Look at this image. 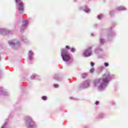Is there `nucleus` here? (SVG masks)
<instances>
[{"instance_id": "f257e3e1", "label": "nucleus", "mask_w": 128, "mask_h": 128, "mask_svg": "<svg viewBox=\"0 0 128 128\" xmlns=\"http://www.w3.org/2000/svg\"><path fill=\"white\" fill-rule=\"evenodd\" d=\"M112 78H114V75L107 72L102 75V78L94 80V84L99 92H104L108 88L110 82Z\"/></svg>"}, {"instance_id": "f03ea898", "label": "nucleus", "mask_w": 128, "mask_h": 128, "mask_svg": "<svg viewBox=\"0 0 128 128\" xmlns=\"http://www.w3.org/2000/svg\"><path fill=\"white\" fill-rule=\"evenodd\" d=\"M26 125L28 128H36V124L32 120V118L30 116H26L25 119Z\"/></svg>"}, {"instance_id": "7ed1b4c3", "label": "nucleus", "mask_w": 128, "mask_h": 128, "mask_svg": "<svg viewBox=\"0 0 128 128\" xmlns=\"http://www.w3.org/2000/svg\"><path fill=\"white\" fill-rule=\"evenodd\" d=\"M16 2V6L20 14H24V5L22 0H15Z\"/></svg>"}, {"instance_id": "20e7f679", "label": "nucleus", "mask_w": 128, "mask_h": 128, "mask_svg": "<svg viewBox=\"0 0 128 128\" xmlns=\"http://www.w3.org/2000/svg\"><path fill=\"white\" fill-rule=\"evenodd\" d=\"M61 56L64 62H68L70 60V53L66 49H62L61 50Z\"/></svg>"}, {"instance_id": "39448f33", "label": "nucleus", "mask_w": 128, "mask_h": 128, "mask_svg": "<svg viewBox=\"0 0 128 128\" xmlns=\"http://www.w3.org/2000/svg\"><path fill=\"white\" fill-rule=\"evenodd\" d=\"M8 44L13 50H18L20 46V42L17 40H11L8 42Z\"/></svg>"}, {"instance_id": "423d86ee", "label": "nucleus", "mask_w": 128, "mask_h": 128, "mask_svg": "<svg viewBox=\"0 0 128 128\" xmlns=\"http://www.w3.org/2000/svg\"><path fill=\"white\" fill-rule=\"evenodd\" d=\"M92 46L88 47L84 52L83 56L85 58H88V56H90L92 54Z\"/></svg>"}, {"instance_id": "0eeeda50", "label": "nucleus", "mask_w": 128, "mask_h": 128, "mask_svg": "<svg viewBox=\"0 0 128 128\" xmlns=\"http://www.w3.org/2000/svg\"><path fill=\"white\" fill-rule=\"evenodd\" d=\"M90 86V80H87L83 82L80 86V88H88Z\"/></svg>"}, {"instance_id": "6e6552de", "label": "nucleus", "mask_w": 128, "mask_h": 128, "mask_svg": "<svg viewBox=\"0 0 128 128\" xmlns=\"http://www.w3.org/2000/svg\"><path fill=\"white\" fill-rule=\"evenodd\" d=\"M28 24V20H24L22 22V26H21V30H24L26 28V26Z\"/></svg>"}, {"instance_id": "1a4fd4ad", "label": "nucleus", "mask_w": 128, "mask_h": 128, "mask_svg": "<svg viewBox=\"0 0 128 128\" xmlns=\"http://www.w3.org/2000/svg\"><path fill=\"white\" fill-rule=\"evenodd\" d=\"M0 95L1 96H8V93L4 90V88L0 87Z\"/></svg>"}, {"instance_id": "9d476101", "label": "nucleus", "mask_w": 128, "mask_h": 128, "mask_svg": "<svg viewBox=\"0 0 128 128\" xmlns=\"http://www.w3.org/2000/svg\"><path fill=\"white\" fill-rule=\"evenodd\" d=\"M104 52V50L102 48L100 47H98L96 48L94 50L95 54H100V52Z\"/></svg>"}, {"instance_id": "9b49d317", "label": "nucleus", "mask_w": 128, "mask_h": 128, "mask_svg": "<svg viewBox=\"0 0 128 128\" xmlns=\"http://www.w3.org/2000/svg\"><path fill=\"white\" fill-rule=\"evenodd\" d=\"M34 52L32 50H30L28 52V58L30 60H32L34 58Z\"/></svg>"}, {"instance_id": "f8f14e48", "label": "nucleus", "mask_w": 128, "mask_h": 128, "mask_svg": "<svg viewBox=\"0 0 128 128\" xmlns=\"http://www.w3.org/2000/svg\"><path fill=\"white\" fill-rule=\"evenodd\" d=\"M79 10H84L85 12L87 13L90 12V8H88V7H87L86 6H85L84 8H83L82 7H80Z\"/></svg>"}, {"instance_id": "ddd939ff", "label": "nucleus", "mask_w": 128, "mask_h": 128, "mask_svg": "<svg viewBox=\"0 0 128 128\" xmlns=\"http://www.w3.org/2000/svg\"><path fill=\"white\" fill-rule=\"evenodd\" d=\"M116 10H126V8L122 6H120L116 7Z\"/></svg>"}, {"instance_id": "4468645a", "label": "nucleus", "mask_w": 128, "mask_h": 128, "mask_svg": "<svg viewBox=\"0 0 128 128\" xmlns=\"http://www.w3.org/2000/svg\"><path fill=\"white\" fill-rule=\"evenodd\" d=\"M30 78H31V80H36L38 78V76L36 74H34L33 75H32Z\"/></svg>"}, {"instance_id": "2eb2a0df", "label": "nucleus", "mask_w": 128, "mask_h": 128, "mask_svg": "<svg viewBox=\"0 0 128 128\" xmlns=\"http://www.w3.org/2000/svg\"><path fill=\"white\" fill-rule=\"evenodd\" d=\"M105 42H106V40H104V38H102V37H100V44H104Z\"/></svg>"}, {"instance_id": "dca6fc26", "label": "nucleus", "mask_w": 128, "mask_h": 128, "mask_svg": "<svg viewBox=\"0 0 128 128\" xmlns=\"http://www.w3.org/2000/svg\"><path fill=\"white\" fill-rule=\"evenodd\" d=\"M6 30L4 28L0 29V34H6Z\"/></svg>"}, {"instance_id": "f3484780", "label": "nucleus", "mask_w": 128, "mask_h": 128, "mask_svg": "<svg viewBox=\"0 0 128 128\" xmlns=\"http://www.w3.org/2000/svg\"><path fill=\"white\" fill-rule=\"evenodd\" d=\"M99 70H100V72H98V74H100V72H102V70H104V66H99Z\"/></svg>"}, {"instance_id": "a211bd4d", "label": "nucleus", "mask_w": 128, "mask_h": 128, "mask_svg": "<svg viewBox=\"0 0 128 128\" xmlns=\"http://www.w3.org/2000/svg\"><path fill=\"white\" fill-rule=\"evenodd\" d=\"M98 20H102V18H104V14H100V15H98Z\"/></svg>"}, {"instance_id": "6ab92c4d", "label": "nucleus", "mask_w": 128, "mask_h": 128, "mask_svg": "<svg viewBox=\"0 0 128 128\" xmlns=\"http://www.w3.org/2000/svg\"><path fill=\"white\" fill-rule=\"evenodd\" d=\"M99 117H100L101 118H104V114L103 113H101L99 115Z\"/></svg>"}, {"instance_id": "aec40b11", "label": "nucleus", "mask_w": 128, "mask_h": 128, "mask_svg": "<svg viewBox=\"0 0 128 128\" xmlns=\"http://www.w3.org/2000/svg\"><path fill=\"white\" fill-rule=\"evenodd\" d=\"M42 100H48V98L46 96H42Z\"/></svg>"}, {"instance_id": "412c9836", "label": "nucleus", "mask_w": 128, "mask_h": 128, "mask_svg": "<svg viewBox=\"0 0 128 128\" xmlns=\"http://www.w3.org/2000/svg\"><path fill=\"white\" fill-rule=\"evenodd\" d=\"M94 72V68H92L90 70V73L92 74Z\"/></svg>"}, {"instance_id": "4be33fe9", "label": "nucleus", "mask_w": 128, "mask_h": 128, "mask_svg": "<svg viewBox=\"0 0 128 128\" xmlns=\"http://www.w3.org/2000/svg\"><path fill=\"white\" fill-rule=\"evenodd\" d=\"M82 78H86V74H83L82 76Z\"/></svg>"}, {"instance_id": "5701e85b", "label": "nucleus", "mask_w": 128, "mask_h": 128, "mask_svg": "<svg viewBox=\"0 0 128 128\" xmlns=\"http://www.w3.org/2000/svg\"><path fill=\"white\" fill-rule=\"evenodd\" d=\"M104 66H106V68H107V66H110V64H108V62H105L104 63Z\"/></svg>"}, {"instance_id": "b1692460", "label": "nucleus", "mask_w": 128, "mask_h": 128, "mask_svg": "<svg viewBox=\"0 0 128 128\" xmlns=\"http://www.w3.org/2000/svg\"><path fill=\"white\" fill-rule=\"evenodd\" d=\"M70 50L72 52H76V49H74V48H71Z\"/></svg>"}, {"instance_id": "393cba45", "label": "nucleus", "mask_w": 128, "mask_h": 128, "mask_svg": "<svg viewBox=\"0 0 128 128\" xmlns=\"http://www.w3.org/2000/svg\"><path fill=\"white\" fill-rule=\"evenodd\" d=\"M22 40H23L24 42H28V40L24 38H23L22 39Z\"/></svg>"}, {"instance_id": "a878e982", "label": "nucleus", "mask_w": 128, "mask_h": 128, "mask_svg": "<svg viewBox=\"0 0 128 128\" xmlns=\"http://www.w3.org/2000/svg\"><path fill=\"white\" fill-rule=\"evenodd\" d=\"M7 122H5L4 124L1 127V128H4L5 126H6Z\"/></svg>"}, {"instance_id": "bb28decb", "label": "nucleus", "mask_w": 128, "mask_h": 128, "mask_svg": "<svg viewBox=\"0 0 128 128\" xmlns=\"http://www.w3.org/2000/svg\"><path fill=\"white\" fill-rule=\"evenodd\" d=\"M110 16H112L114 14V11H110Z\"/></svg>"}, {"instance_id": "cd10ccee", "label": "nucleus", "mask_w": 128, "mask_h": 128, "mask_svg": "<svg viewBox=\"0 0 128 128\" xmlns=\"http://www.w3.org/2000/svg\"><path fill=\"white\" fill-rule=\"evenodd\" d=\"M54 88H58V84H54Z\"/></svg>"}, {"instance_id": "c85d7f7f", "label": "nucleus", "mask_w": 128, "mask_h": 128, "mask_svg": "<svg viewBox=\"0 0 128 128\" xmlns=\"http://www.w3.org/2000/svg\"><path fill=\"white\" fill-rule=\"evenodd\" d=\"M90 64L92 66H94V63L93 62H91Z\"/></svg>"}, {"instance_id": "c756f323", "label": "nucleus", "mask_w": 128, "mask_h": 128, "mask_svg": "<svg viewBox=\"0 0 128 128\" xmlns=\"http://www.w3.org/2000/svg\"><path fill=\"white\" fill-rule=\"evenodd\" d=\"M66 48H67L68 50H70V48L68 46H66Z\"/></svg>"}, {"instance_id": "7c9ffc66", "label": "nucleus", "mask_w": 128, "mask_h": 128, "mask_svg": "<svg viewBox=\"0 0 128 128\" xmlns=\"http://www.w3.org/2000/svg\"><path fill=\"white\" fill-rule=\"evenodd\" d=\"M96 106H98V104H99V102H98V101H96Z\"/></svg>"}, {"instance_id": "2f4dec72", "label": "nucleus", "mask_w": 128, "mask_h": 128, "mask_svg": "<svg viewBox=\"0 0 128 128\" xmlns=\"http://www.w3.org/2000/svg\"><path fill=\"white\" fill-rule=\"evenodd\" d=\"M70 100H76L75 98H74L73 97H70Z\"/></svg>"}, {"instance_id": "473e14b6", "label": "nucleus", "mask_w": 128, "mask_h": 128, "mask_svg": "<svg viewBox=\"0 0 128 128\" xmlns=\"http://www.w3.org/2000/svg\"><path fill=\"white\" fill-rule=\"evenodd\" d=\"M109 36H112V34H110L109 35Z\"/></svg>"}, {"instance_id": "72a5a7b5", "label": "nucleus", "mask_w": 128, "mask_h": 128, "mask_svg": "<svg viewBox=\"0 0 128 128\" xmlns=\"http://www.w3.org/2000/svg\"><path fill=\"white\" fill-rule=\"evenodd\" d=\"M91 36H94V33H92V34H91Z\"/></svg>"}, {"instance_id": "f704fd0d", "label": "nucleus", "mask_w": 128, "mask_h": 128, "mask_svg": "<svg viewBox=\"0 0 128 128\" xmlns=\"http://www.w3.org/2000/svg\"><path fill=\"white\" fill-rule=\"evenodd\" d=\"M0 60H1V59H0Z\"/></svg>"}, {"instance_id": "c9c22d12", "label": "nucleus", "mask_w": 128, "mask_h": 128, "mask_svg": "<svg viewBox=\"0 0 128 128\" xmlns=\"http://www.w3.org/2000/svg\"><path fill=\"white\" fill-rule=\"evenodd\" d=\"M68 64V63H67V64H68H68Z\"/></svg>"}, {"instance_id": "e433bc0d", "label": "nucleus", "mask_w": 128, "mask_h": 128, "mask_svg": "<svg viewBox=\"0 0 128 128\" xmlns=\"http://www.w3.org/2000/svg\"><path fill=\"white\" fill-rule=\"evenodd\" d=\"M95 26H97L96 24Z\"/></svg>"}]
</instances>
